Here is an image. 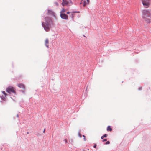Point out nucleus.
Masks as SVG:
<instances>
[{"label":"nucleus","mask_w":151,"mask_h":151,"mask_svg":"<svg viewBox=\"0 0 151 151\" xmlns=\"http://www.w3.org/2000/svg\"><path fill=\"white\" fill-rule=\"evenodd\" d=\"M142 18L146 23H150L151 22V11L150 10H143Z\"/></svg>","instance_id":"obj_1"},{"label":"nucleus","mask_w":151,"mask_h":151,"mask_svg":"<svg viewBox=\"0 0 151 151\" xmlns=\"http://www.w3.org/2000/svg\"><path fill=\"white\" fill-rule=\"evenodd\" d=\"M62 5L63 6L66 5L69 6L73 4L72 1L70 0H62Z\"/></svg>","instance_id":"obj_2"},{"label":"nucleus","mask_w":151,"mask_h":151,"mask_svg":"<svg viewBox=\"0 0 151 151\" xmlns=\"http://www.w3.org/2000/svg\"><path fill=\"white\" fill-rule=\"evenodd\" d=\"M151 0H142V2L145 8L149 7Z\"/></svg>","instance_id":"obj_3"},{"label":"nucleus","mask_w":151,"mask_h":151,"mask_svg":"<svg viewBox=\"0 0 151 151\" xmlns=\"http://www.w3.org/2000/svg\"><path fill=\"white\" fill-rule=\"evenodd\" d=\"M6 91L8 93H14V94H16L15 90L14 88L11 86H9L6 89Z\"/></svg>","instance_id":"obj_4"},{"label":"nucleus","mask_w":151,"mask_h":151,"mask_svg":"<svg viewBox=\"0 0 151 151\" xmlns=\"http://www.w3.org/2000/svg\"><path fill=\"white\" fill-rule=\"evenodd\" d=\"M49 24L50 23H45L44 22H42V26L43 27L44 29L47 32L48 31L50 30Z\"/></svg>","instance_id":"obj_5"},{"label":"nucleus","mask_w":151,"mask_h":151,"mask_svg":"<svg viewBox=\"0 0 151 151\" xmlns=\"http://www.w3.org/2000/svg\"><path fill=\"white\" fill-rule=\"evenodd\" d=\"M89 0H81L80 4H82L83 6H85L89 4Z\"/></svg>","instance_id":"obj_6"},{"label":"nucleus","mask_w":151,"mask_h":151,"mask_svg":"<svg viewBox=\"0 0 151 151\" xmlns=\"http://www.w3.org/2000/svg\"><path fill=\"white\" fill-rule=\"evenodd\" d=\"M60 17L61 18L65 19H68V16L66 14L64 13L60 14Z\"/></svg>","instance_id":"obj_7"},{"label":"nucleus","mask_w":151,"mask_h":151,"mask_svg":"<svg viewBox=\"0 0 151 151\" xmlns=\"http://www.w3.org/2000/svg\"><path fill=\"white\" fill-rule=\"evenodd\" d=\"M45 19L46 22L45 23H47V24L50 23V22H51L52 21L51 19L50 18L48 17H45Z\"/></svg>","instance_id":"obj_8"},{"label":"nucleus","mask_w":151,"mask_h":151,"mask_svg":"<svg viewBox=\"0 0 151 151\" xmlns=\"http://www.w3.org/2000/svg\"><path fill=\"white\" fill-rule=\"evenodd\" d=\"M17 86L19 87L22 88L24 89H25V87L24 85L22 83L19 84L17 85Z\"/></svg>","instance_id":"obj_9"},{"label":"nucleus","mask_w":151,"mask_h":151,"mask_svg":"<svg viewBox=\"0 0 151 151\" xmlns=\"http://www.w3.org/2000/svg\"><path fill=\"white\" fill-rule=\"evenodd\" d=\"M49 40L48 39H46L45 40V44L47 47H48Z\"/></svg>","instance_id":"obj_10"},{"label":"nucleus","mask_w":151,"mask_h":151,"mask_svg":"<svg viewBox=\"0 0 151 151\" xmlns=\"http://www.w3.org/2000/svg\"><path fill=\"white\" fill-rule=\"evenodd\" d=\"M112 128L110 126H108L107 128V130L108 131L111 132L112 131Z\"/></svg>","instance_id":"obj_11"},{"label":"nucleus","mask_w":151,"mask_h":151,"mask_svg":"<svg viewBox=\"0 0 151 151\" xmlns=\"http://www.w3.org/2000/svg\"><path fill=\"white\" fill-rule=\"evenodd\" d=\"M66 10L64 8H62L61 11L60 12V14L65 12H66Z\"/></svg>","instance_id":"obj_12"},{"label":"nucleus","mask_w":151,"mask_h":151,"mask_svg":"<svg viewBox=\"0 0 151 151\" xmlns=\"http://www.w3.org/2000/svg\"><path fill=\"white\" fill-rule=\"evenodd\" d=\"M2 93L5 96V97H6V96L7 95V94L6 93V92L4 91H2Z\"/></svg>","instance_id":"obj_13"},{"label":"nucleus","mask_w":151,"mask_h":151,"mask_svg":"<svg viewBox=\"0 0 151 151\" xmlns=\"http://www.w3.org/2000/svg\"><path fill=\"white\" fill-rule=\"evenodd\" d=\"M1 98L3 100H5V97H2L1 96Z\"/></svg>","instance_id":"obj_14"},{"label":"nucleus","mask_w":151,"mask_h":151,"mask_svg":"<svg viewBox=\"0 0 151 151\" xmlns=\"http://www.w3.org/2000/svg\"><path fill=\"white\" fill-rule=\"evenodd\" d=\"M108 135L107 134H105L104 135H103V137H106Z\"/></svg>","instance_id":"obj_15"},{"label":"nucleus","mask_w":151,"mask_h":151,"mask_svg":"<svg viewBox=\"0 0 151 151\" xmlns=\"http://www.w3.org/2000/svg\"><path fill=\"white\" fill-rule=\"evenodd\" d=\"M110 143V142L109 141H107L106 143V144H109Z\"/></svg>","instance_id":"obj_16"},{"label":"nucleus","mask_w":151,"mask_h":151,"mask_svg":"<svg viewBox=\"0 0 151 151\" xmlns=\"http://www.w3.org/2000/svg\"><path fill=\"white\" fill-rule=\"evenodd\" d=\"M55 4L56 6H58V3L57 2H55Z\"/></svg>","instance_id":"obj_17"},{"label":"nucleus","mask_w":151,"mask_h":151,"mask_svg":"<svg viewBox=\"0 0 151 151\" xmlns=\"http://www.w3.org/2000/svg\"><path fill=\"white\" fill-rule=\"evenodd\" d=\"M107 141V139H103V141L104 142H105V141Z\"/></svg>","instance_id":"obj_18"},{"label":"nucleus","mask_w":151,"mask_h":151,"mask_svg":"<svg viewBox=\"0 0 151 151\" xmlns=\"http://www.w3.org/2000/svg\"><path fill=\"white\" fill-rule=\"evenodd\" d=\"M83 138H84V140H86V139H85V136L84 135H83Z\"/></svg>","instance_id":"obj_19"},{"label":"nucleus","mask_w":151,"mask_h":151,"mask_svg":"<svg viewBox=\"0 0 151 151\" xmlns=\"http://www.w3.org/2000/svg\"><path fill=\"white\" fill-rule=\"evenodd\" d=\"M96 144H95L94 145L93 147L95 148H96Z\"/></svg>","instance_id":"obj_20"},{"label":"nucleus","mask_w":151,"mask_h":151,"mask_svg":"<svg viewBox=\"0 0 151 151\" xmlns=\"http://www.w3.org/2000/svg\"><path fill=\"white\" fill-rule=\"evenodd\" d=\"M104 138V137H103V136H102L101 137V138L102 139H103Z\"/></svg>","instance_id":"obj_21"},{"label":"nucleus","mask_w":151,"mask_h":151,"mask_svg":"<svg viewBox=\"0 0 151 151\" xmlns=\"http://www.w3.org/2000/svg\"><path fill=\"white\" fill-rule=\"evenodd\" d=\"M70 13V12H67V14H69Z\"/></svg>","instance_id":"obj_22"},{"label":"nucleus","mask_w":151,"mask_h":151,"mask_svg":"<svg viewBox=\"0 0 151 151\" xmlns=\"http://www.w3.org/2000/svg\"><path fill=\"white\" fill-rule=\"evenodd\" d=\"M142 89V87H140L139 88V90H141Z\"/></svg>","instance_id":"obj_23"},{"label":"nucleus","mask_w":151,"mask_h":151,"mask_svg":"<svg viewBox=\"0 0 151 151\" xmlns=\"http://www.w3.org/2000/svg\"><path fill=\"white\" fill-rule=\"evenodd\" d=\"M45 129L43 132L44 133L45 132Z\"/></svg>","instance_id":"obj_24"},{"label":"nucleus","mask_w":151,"mask_h":151,"mask_svg":"<svg viewBox=\"0 0 151 151\" xmlns=\"http://www.w3.org/2000/svg\"><path fill=\"white\" fill-rule=\"evenodd\" d=\"M27 134H29V132H27Z\"/></svg>","instance_id":"obj_25"},{"label":"nucleus","mask_w":151,"mask_h":151,"mask_svg":"<svg viewBox=\"0 0 151 151\" xmlns=\"http://www.w3.org/2000/svg\"><path fill=\"white\" fill-rule=\"evenodd\" d=\"M65 141H65V142H67V140H65Z\"/></svg>","instance_id":"obj_26"}]
</instances>
